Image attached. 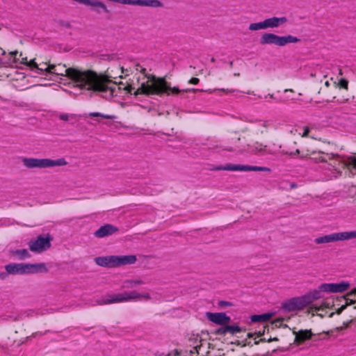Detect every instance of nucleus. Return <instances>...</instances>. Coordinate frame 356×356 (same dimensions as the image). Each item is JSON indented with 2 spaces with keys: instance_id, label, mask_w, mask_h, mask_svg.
I'll use <instances>...</instances> for the list:
<instances>
[{
  "instance_id": "nucleus-1",
  "label": "nucleus",
  "mask_w": 356,
  "mask_h": 356,
  "mask_svg": "<svg viewBox=\"0 0 356 356\" xmlns=\"http://www.w3.org/2000/svg\"><path fill=\"white\" fill-rule=\"evenodd\" d=\"M66 74L75 83L76 86L94 92H108V97L118 96V91H125L127 94L134 95L135 88L129 83L114 82L113 86H109L111 82L109 78L96 72L87 70H80L69 67L65 70Z\"/></svg>"
},
{
  "instance_id": "nucleus-2",
  "label": "nucleus",
  "mask_w": 356,
  "mask_h": 356,
  "mask_svg": "<svg viewBox=\"0 0 356 356\" xmlns=\"http://www.w3.org/2000/svg\"><path fill=\"white\" fill-rule=\"evenodd\" d=\"M245 128L229 133L224 140L222 149L227 152L243 153L251 152L254 154L273 155L276 152L264 143H251Z\"/></svg>"
},
{
  "instance_id": "nucleus-3",
  "label": "nucleus",
  "mask_w": 356,
  "mask_h": 356,
  "mask_svg": "<svg viewBox=\"0 0 356 356\" xmlns=\"http://www.w3.org/2000/svg\"><path fill=\"white\" fill-rule=\"evenodd\" d=\"M147 81L141 83L134 92V95H139L149 96L159 95L162 96L164 94L178 95L179 93H185L189 92H196L199 90L195 88H188L186 90H180L178 87L171 88L164 77H156L154 74H145Z\"/></svg>"
},
{
  "instance_id": "nucleus-4",
  "label": "nucleus",
  "mask_w": 356,
  "mask_h": 356,
  "mask_svg": "<svg viewBox=\"0 0 356 356\" xmlns=\"http://www.w3.org/2000/svg\"><path fill=\"white\" fill-rule=\"evenodd\" d=\"M275 125V121L272 119H259L252 121L249 126L244 128L251 143H262L259 140L267 137Z\"/></svg>"
},
{
  "instance_id": "nucleus-5",
  "label": "nucleus",
  "mask_w": 356,
  "mask_h": 356,
  "mask_svg": "<svg viewBox=\"0 0 356 356\" xmlns=\"http://www.w3.org/2000/svg\"><path fill=\"white\" fill-rule=\"evenodd\" d=\"M284 154H289L291 156H298L300 159L311 158L312 156L318 154H323L324 156H320L319 157H314L318 161L327 162L334 157H338V154H325L321 149L316 145L315 141L312 140L310 142H305L302 146L301 149H296L294 152H284Z\"/></svg>"
},
{
  "instance_id": "nucleus-6",
  "label": "nucleus",
  "mask_w": 356,
  "mask_h": 356,
  "mask_svg": "<svg viewBox=\"0 0 356 356\" xmlns=\"http://www.w3.org/2000/svg\"><path fill=\"white\" fill-rule=\"evenodd\" d=\"M137 261L135 255H111L95 258L97 265L106 268H116L124 265L133 264Z\"/></svg>"
},
{
  "instance_id": "nucleus-7",
  "label": "nucleus",
  "mask_w": 356,
  "mask_h": 356,
  "mask_svg": "<svg viewBox=\"0 0 356 356\" xmlns=\"http://www.w3.org/2000/svg\"><path fill=\"white\" fill-rule=\"evenodd\" d=\"M22 162L23 165L28 169L49 168L55 166H64L67 165V162L64 158L54 160L50 159L22 157Z\"/></svg>"
},
{
  "instance_id": "nucleus-8",
  "label": "nucleus",
  "mask_w": 356,
  "mask_h": 356,
  "mask_svg": "<svg viewBox=\"0 0 356 356\" xmlns=\"http://www.w3.org/2000/svg\"><path fill=\"white\" fill-rule=\"evenodd\" d=\"M300 41L297 37L291 35L280 36L273 33H264L260 38L261 45L275 44L278 47H284L289 43H296Z\"/></svg>"
},
{
  "instance_id": "nucleus-9",
  "label": "nucleus",
  "mask_w": 356,
  "mask_h": 356,
  "mask_svg": "<svg viewBox=\"0 0 356 356\" xmlns=\"http://www.w3.org/2000/svg\"><path fill=\"white\" fill-rule=\"evenodd\" d=\"M356 238V230L343 232H335L317 237L314 239L316 244L330 243L339 241H347Z\"/></svg>"
},
{
  "instance_id": "nucleus-10",
  "label": "nucleus",
  "mask_w": 356,
  "mask_h": 356,
  "mask_svg": "<svg viewBox=\"0 0 356 356\" xmlns=\"http://www.w3.org/2000/svg\"><path fill=\"white\" fill-rule=\"evenodd\" d=\"M136 297V293L131 291H125L122 293L108 294L106 297L97 301V305H110L113 303L129 302L134 300V298Z\"/></svg>"
},
{
  "instance_id": "nucleus-11",
  "label": "nucleus",
  "mask_w": 356,
  "mask_h": 356,
  "mask_svg": "<svg viewBox=\"0 0 356 356\" xmlns=\"http://www.w3.org/2000/svg\"><path fill=\"white\" fill-rule=\"evenodd\" d=\"M216 170H227V171H258V172H271L270 168L264 166H253L248 165H236V164H226L225 165H220L215 168Z\"/></svg>"
},
{
  "instance_id": "nucleus-12",
  "label": "nucleus",
  "mask_w": 356,
  "mask_h": 356,
  "mask_svg": "<svg viewBox=\"0 0 356 356\" xmlns=\"http://www.w3.org/2000/svg\"><path fill=\"white\" fill-rule=\"evenodd\" d=\"M50 241L49 236L44 237L40 235L35 240L29 242V247L31 251L40 253L51 247Z\"/></svg>"
},
{
  "instance_id": "nucleus-13",
  "label": "nucleus",
  "mask_w": 356,
  "mask_h": 356,
  "mask_svg": "<svg viewBox=\"0 0 356 356\" xmlns=\"http://www.w3.org/2000/svg\"><path fill=\"white\" fill-rule=\"evenodd\" d=\"M49 62L50 61L48 60L37 63L35 62V58H33L28 62L26 66L29 67L31 70H36L37 71L41 72H46L47 73L49 74H58V72L56 70L54 71V70H55L56 65L50 64Z\"/></svg>"
},
{
  "instance_id": "nucleus-14",
  "label": "nucleus",
  "mask_w": 356,
  "mask_h": 356,
  "mask_svg": "<svg viewBox=\"0 0 356 356\" xmlns=\"http://www.w3.org/2000/svg\"><path fill=\"white\" fill-rule=\"evenodd\" d=\"M349 287L350 284L345 281L340 283H324L320 285V289L325 293H343Z\"/></svg>"
},
{
  "instance_id": "nucleus-15",
  "label": "nucleus",
  "mask_w": 356,
  "mask_h": 356,
  "mask_svg": "<svg viewBox=\"0 0 356 356\" xmlns=\"http://www.w3.org/2000/svg\"><path fill=\"white\" fill-rule=\"evenodd\" d=\"M307 306L303 296L291 298L282 304L283 309L288 312L300 310Z\"/></svg>"
},
{
  "instance_id": "nucleus-16",
  "label": "nucleus",
  "mask_w": 356,
  "mask_h": 356,
  "mask_svg": "<svg viewBox=\"0 0 356 356\" xmlns=\"http://www.w3.org/2000/svg\"><path fill=\"white\" fill-rule=\"evenodd\" d=\"M206 316L211 322L219 325L221 327L229 324L231 321V318L223 312H207Z\"/></svg>"
},
{
  "instance_id": "nucleus-17",
  "label": "nucleus",
  "mask_w": 356,
  "mask_h": 356,
  "mask_svg": "<svg viewBox=\"0 0 356 356\" xmlns=\"http://www.w3.org/2000/svg\"><path fill=\"white\" fill-rule=\"evenodd\" d=\"M212 347L210 343L206 340L200 339L199 342L189 350L190 355H196L197 356H207L208 352Z\"/></svg>"
},
{
  "instance_id": "nucleus-18",
  "label": "nucleus",
  "mask_w": 356,
  "mask_h": 356,
  "mask_svg": "<svg viewBox=\"0 0 356 356\" xmlns=\"http://www.w3.org/2000/svg\"><path fill=\"white\" fill-rule=\"evenodd\" d=\"M246 329L238 326V325H228L226 324L225 326L218 328L216 331V334L218 335L225 336L229 334L230 335H236L238 333L245 332Z\"/></svg>"
},
{
  "instance_id": "nucleus-19",
  "label": "nucleus",
  "mask_w": 356,
  "mask_h": 356,
  "mask_svg": "<svg viewBox=\"0 0 356 356\" xmlns=\"http://www.w3.org/2000/svg\"><path fill=\"white\" fill-rule=\"evenodd\" d=\"M339 302H343L340 307L336 309L337 314H340L348 305L355 304L356 302V289L348 293L346 296L337 298Z\"/></svg>"
},
{
  "instance_id": "nucleus-20",
  "label": "nucleus",
  "mask_w": 356,
  "mask_h": 356,
  "mask_svg": "<svg viewBox=\"0 0 356 356\" xmlns=\"http://www.w3.org/2000/svg\"><path fill=\"white\" fill-rule=\"evenodd\" d=\"M4 268L10 275H26L25 263H10L6 265Z\"/></svg>"
},
{
  "instance_id": "nucleus-21",
  "label": "nucleus",
  "mask_w": 356,
  "mask_h": 356,
  "mask_svg": "<svg viewBox=\"0 0 356 356\" xmlns=\"http://www.w3.org/2000/svg\"><path fill=\"white\" fill-rule=\"evenodd\" d=\"M118 228L111 224H106L100 227L95 232V236L97 238H103L118 232Z\"/></svg>"
},
{
  "instance_id": "nucleus-22",
  "label": "nucleus",
  "mask_w": 356,
  "mask_h": 356,
  "mask_svg": "<svg viewBox=\"0 0 356 356\" xmlns=\"http://www.w3.org/2000/svg\"><path fill=\"white\" fill-rule=\"evenodd\" d=\"M287 22L286 17H273L264 20L265 29L277 28Z\"/></svg>"
},
{
  "instance_id": "nucleus-23",
  "label": "nucleus",
  "mask_w": 356,
  "mask_h": 356,
  "mask_svg": "<svg viewBox=\"0 0 356 356\" xmlns=\"http://www.w3.org/2000/svg\"><path fill=\"white\" fill-rule=\"evenodd\" d=\"M48 269L44 263L26 264V275L47 273Z\"/></svg>"
},
{
  "instance_id": "nucleus-24",
  "label": "nucleus",
  "mask_w": 356,
  "mask_h": 356,
  "mask_svg": "<svg viewBox=\"0 0 356 356\" xmlns=\"http://www.w3.org/2000/svg\"><path fill=\"white\" fill-rule=\"evenodd\" d=\"M48 269L44 263L26 264V275L47 273Z\"/></svg>"
},
{
  "instance_id": "nucleus-25",
  "label": "nucleus",
  "mask_w": 356,
  "mask_h": 356,
  "mask_svg": "<svg viewBox=\"0 0 356 356\" xmlns=\"http://www.w3.org/2000/svg\"><path fill=\"white\" fill-rule=\"evenodd\" d=\"M324 291L320 289V286H319L318 287V289L310 291L309 292H308L307 293L304 295L303 297H304V299L305 300L307 305H310L314 300L322 298H323L322 293Z\"/></svg>"
},
{
  "instance_id": "nucleus-26",
  "label": "nucleus",
  "mask_w": 356,
  "mask_h": 356,
  "mask_svg": "<svg viewBox=\"0 0 356 356\" xmlns=\"http://www.w3.org/2000/svg\"><path fill=\"white\" fill-rule=\"evenodd\" d=\"M334 306V302H329L328 301H324L320 306H312L308 309V313L314 316V313H317L319 311H324L325 309H332Z\"/></svg>"
},
{
  "instance_id": "nucleus-27",
  "label": "nucleus",
  "mask_w": 356,
  "mask_h": 356,
  "mask_svg": "<svg viewBox=\"0 0 356 356\" xmlns=\"http://www.w3.org/2000/svg\"><path fill=\"white\" fill-rule=\"evenodd\" d=\"M312 333L311 330H305L299 331L295 337V342L298 344L303 343L305 341L311 339Z\"/></svg>"
},
{
  "instance_id": "nucleus-28",
  "label": "nucleus",
  "mask_w": 356,
  "mask_h": 356,
  "mask_svg": "<svg viewBox=\"0 0 356 356\" xmlns=\"http://www.w3.org/2000/svg\"><path fill=\"white\" fill-rule=\"evenodd\" d=\"M273 316L272 313H264L262 314H255L250 316V320L253 323H267Z\"/></svg>"
},
{
  "instance_id": "nucleus-29",
  "label": "nucleus",
  "mask_w": 356,
  "mask_h": 356,
  "mask_svg": "<svg viewBox=\"0 0 356 356\" xmlns=\"http://www.w3.org/2000/svg\"><path fill=\"white\" fill-rule=\"evenodd\" d=\"M266 329H267V330H268V328L267 325H264L263 327V330L262 331H259L257 333H256V332L255 333L248 332L247 334L248 339L254 338V344H258L259 342H265L266 341V339L265 338L260 339L259 341H257L256 339H257V338H259V337H261L262 335L264 334Z\"/></svg>"
},
{
  "instance_id": "nucleus-30",
  "label": "nucleus",
  "mask_w": 356,
  "mask_h": 356,
  "mask_svg": "<svg viewBox=\"0 0 356 356\" xmlns=\"http://www.w3.org/2000/svg\"><path fill=\"white\" fill-rule=\"evenodd\" d=\"M345 165L348 169L356 170V156H348Z\"/></svg>"
},
{
  "instance_id": "nucleus-31",
  "label": "nucleus",
  "mask_w": 356,
  "mask_h": 356,
  "mask_svg": "<svg viewBox=\"0 0 356 356\" xmlns=\"http://www.w3.org/2000/svg\"><path fill=\"white\" fill-rule=\"evenodd\" d=\"M13 254L22 260L30 257V254L26 249L17 250L13 252Z\"/></svg>"
},
{
  "instance_id": "nucleus-32",
  "label": "nucleus",
  "mask_w": 356,
  "mask_h": 356,
  "mask_svg": "<svg viewBox=\"0 0 356 356\" xmlns=\"http://www.w3.org/2000/svg\"><path fill=\"white\" fill-rule=\"evenodd\" d=\"M143 284V282L141 280H126L123 283V287L124 288H133L137 285H141Z\"/></svg>"
},
{
  "instance_id": "nucleus-33",
  "label": "nucleus",
  "mask_w": 356,
  "mask_h": 356,
  "mask_svg": "<svg viewBox=\"0 0 356 356\" xmlns=\"http://www.w3.org/2000/svg\"><path fill=\"white\" fill-rule=\"evenodd\" d=\"M261 29H265L264 21L257 23H252L249 26V30L250 31H258Z\"/></svg>"
},
{
  "instance_id": "nucleus-34",
  "label": "nucleus",
  "mask_w": 356,
  "mask_h": 356,
  "mask_svg": "<svg viewBox=\"0 0 356 356\" xmlns=\"http://www.w3.org/2000/svg\"><path fill=\"white\" fill-rule=\"evenodd\" d=\"M131 292H135L136 293V297L134 298V300L138 299H144L145 300H149L151 299L150 295L148 293H139L136 291H132Z\"/></svg>"
},
{
  "instance_id": "nucleus-35",
  "label": "nucleus",
  "mask_w": 356,
  "mask_h": 356,
  "mask_svg": "<svg viewBox=\"0 0 356 356\" xmlns=\"http://www.w3.org/2000/svg\"><path fill=\"white\" fill-rule=\"evenodd\" d=\"M321 68L322 67L321 66L317 65L316 66V69L315 70V71L310 74V76H312V77H321V76H323V78H326L327 75L323 74V73H321Z\"/></svg>"
},
{
  "instance_id": "nucleus-36",
  "label": "nucleus",
  "mask_w": 356,
  "mask_h": 356,
  "mask_svg": "<svg viewBox=\"0 0 356 356\" xmlns=\"http://www.w3.org/2000/svg\"><path fill=\"white\" fill-rule=\"evenodd\" d=\"M89 115L90 117H100V118H102L104 119H108V120H111V119L113 118V116H112V115H105V114H103V113H98V112L90 113L89 114Z\"/></svg>"
},
{
  "instance_id": "nucleus-37",
  "label": "nucleus",
  "mask_w": 356,
  "mask_h": 356,
  "mask_svg": "<svg viewBox=\"0 0 356 356\" xmlns=\"http://www.w3.org/2000/svg\"><path fill=\"white\" fill-rule=\"evenodd\" d=\"M18 51L17 50L12 51L8 53V56L12 58V63L17 64L19 61V58H17Z\"/></svg>"
},
{
  "instance_id": "nucleus-38",
  "label": "nucleus",
  "mask_w": 356,
  "mask_h": 356,
  "mask_svg": "<svg viewBox=\"0 0 356 356\" xmlns=\"http://www.w3.org/2000/svg\"><path fill=\"white\" fill-rule=\"evenodd\" d=\"M334 314H337L336 312H331V313L327 314V312L325 309L324 311H319V312H317V313H314V315H317V316H320L321 318H323V317H325V316L327 315V316L329 318H332L334 316Z\"/></svg>"
},
{
  "instance_id": "nucleus-39",
  "label": "nucleus",
  "mask_w": 356,
  "mask_h": 356,
  "mask_svg": "<svg viewBox=\"0 0 356 356\" xmlns=\"http://www.w3.org/2000/svg\"><path fill=\"white\" fill-rule=\"evenodd\" d=\"M207 356H221L219 350L211 348L209 352H208Z\"/></svg>"
},
{
  "instance_id": "nucleus-40",
  "label": "nucleus",
  "mask_w": 356,
  "mask_h": 356,
  "mask_svg": "<svg viewBox=\"0 0 356 356\" xmlns=\"http://www.w3.org/2000/svg\"><path fill=\"white\" fill-rule=\"evenodd\" d=\"M339 86L341 88L348 89V81L346 79H341L339 81Z\"/></svg>"
},
{
  "instance_id": "nucleus-41",
  "label": "nucleus",
  "mask_w": 356,
  "mask_h": 356,
  "mask_svg": "<svg viewBox=\"0 0 356 356\" xmlns=\"http://www.w3.org/2000/svg\"><path fill=\"white\" fill-rule=\"evenodd\" d=\"M135 69L136 71H138L141 74H143L145 77V74H147L146 73V69L145 67H142L140 64H136L135 66Z\"/></svg>"
},
{
  "instance_id": "nucleus-42",
  "label": "nucleus",
  "mask_w": 356,
  "mask_h": 356,
  "mask_svg": "<svg viewBox=\"0 0 356 356\" xmlns=\"http://www.w3.org/2000/svg\"><path fill=\"white\" fill-rule=\"evenodd\" d=\"M303 129H304V131L303 133L301 134V137L302 138H306L308 136L309 132H310V129L309 127H303Z\"/></svg>"
},
{
  "instance_id": "nucleus-43",
  "label": "nucleus",
  "mask_w": 356,
  "mask_h": 356,
  "mask_svg": "<svg viewBox=\"0 0 356 356\" xmlns=\"http://www.w3.org/2000/svg\"><path fill=\"white\" fill-rule=\"evenodd\" d=\"M352 321H353V320H350L349 321L343 322V325L337 327V329L338 330H341L343 328H346V327H348L349 326V325L351 323Z\"/></svg>"
},
{
  "instance_id": "nucleus-44",
  "label": "nucleus",
  "mask_w": 356,
  "mask_h": 356,
  "mask_svg": "<svg viewBox=\"0 0 356 356\" xmlns=\"http://www.w3.org/2000/svg\"><path fill=\"white\" fill-rule=\"evenodd\" d=\"M200 82V79L196 77H193L188 81V83L193 84V85H197Z\"/></svg>"
},
{
  "instance_id": "nucleus-45",
  "label": "nucleus",
  "mask_w": 356,
  "mask_h": 356,
  "mask_svg": "<svg viewBox=\"0 0 356 356\" xmlns=\"http://www.w3.org/2000/svg\"><path fill=\"white\" fill-rule=\"evenodd\" d=\"M28 62L27 57L24 56L21 60L19 59L18 63L26 65Z\"/></svg>"
},
{
  "instance_id": "nucleus-46",
  "label": "nucleus",
  "mask_w": 356,
  "mask_h": 356,
  "mask_svg": "<svg viewBox=\"0 0 356 356\" xmlns=\"http://www.w3.org/2000/svg\"><path fill=\"white\" fill-rule=\"evenodd\" d=\"M60 119L63 121H67L69 120V115L67 113H63L60 115Z\"/></svg>"
},
{
  "instance_id": "nucleus-47",
  "label": "nucleus",
  "mask_w": 356,
  "mask_h": 356,
  "mask_svg": "<svg viewBox=\"0 0 356 356\" xmlns=\"http://www.w3.org/2000/svg\"><path fill=\"white\" fill-rule=\"evenodd\" d=\"M246 341H247V339H245V341H241V342L239 341H237V343L238 345L241 344L242 346H250V342H247Z\"/></svg>"
},
{
  "instance_id": "nucleus-48",
  "label": "nucleus",
  "mask_w": 356,
  "mask_h": 356,
  "mask_svg": "<svg viewBox=\"0 0 356 356\" xmlns=\"http://www.w3.org/2000/svg\"><path fill=\"white\" fill-rule=\"evenodd\" d=\"M67 70V69H65V70H64V72H65V74H63V72H60V70H57V67H55V70H56V72H58V74H56L57 75H65L67 77H68L70 79H70V77L66 74V72H65V70Z\"/></svg>"
},
{
  "instance_id": "nucleus-49",
  "label": "nucleus",
  "mask_w": 356,
  "mask_h": 356,
  "mask_svg": "<svg viewBox=\"0 0 356 356\" xmlns=\"http://www.w3.org/2000/svg\"><path fill=\"white\" fill-rule=\"evenodd\" d=\"M9 274H8L7 271L6 272H3V273H0V278H1L2 280L5 279L6 277H8Z\"/></svg>"
},
{
  "instance_id": "nucleus-50",
  "label": "nucleus",
  "mask_w": 356,
  "mask_h": 356,
  "mask_svg": "<svg viewBox=\"0 0 356 356\" xmlns=\"http://www.w3.org/2000/svg\"><path fill=\"white\" fill-rule=\"evenodd\" d=\"M324 85L325 87L328 88L330 85V81L328 80H326L324 83Z\"/></svg>"
},
{
  "instance_id": "nucleus-51",
  "label": "nucleus",
  "mask_w": 356,
  "mask_h": 356,
  "mask_svg": "<svg viewBox=\"0 0 356 356\" xmlns=\"http://www.w3.org/2000/svg\"><path fill=\"white\" fill-rule=\"evenodd\" d=\"M294 92V90L293 89H284V92Z\"/></svg>"
},
{
  "instance_id": "nucleus-52",
  "label": "nucleus",
  "mask_w": 356,
  "mask_h": 356,
  "mask_svg": "<svg viewBox=\"0 0 356 356\" xmlns=\"http://www.w3.org/2000/svg\"><path fill=\"white\" fill-rule=\"evenodd\" d=\"M0 51L1 52V55L5 56L6 55V52L5 50H3L1 47H0Z\"/></svg>"
},
{
  "instance_id": "nucleus-53",
  "label": "nucleus",
  "mask_w": 356,
  "mask_h": 356,
  "mask_svg": "<svg viewBox=\"0 0 356 356\" xmlns=\"http://www.w3.org/2000/svg\"><path fill=\"white\" fill-rule=\"evenodd\" d=\"M231 304L228 302H221L220 305H230Z\"/></svg>"
},
{
  "instance_id": "nucleus-54",
  "label": "nucleus",
  "mask_w": 356,
  "mask_h": 356,
  "mask_svg": "<svg viewBox=\"0 0 356 356\" xmlns=\"http://www.w3.org/2000/svg\"><path fill=\"white\" fill-rule=\"evenodd\" d=\"M18 54H19V56H18L17 58H19V60H21V59H22V57H24V56H23V54H22V52H20L19 54L18 53Z\"/></svg>"
},
{
  "instance_id": "nucleus-55",
  "label": "nucleus",
  "mask_w": 356,
  "mask_h": 356,
  "mask_svg": "<svg viewBox=\"0 0 356 356\" xmlns=\"http://www.w3.org/2000/svg\"><path fill=\"white\" fill-rule=\"evenodd\" d=\"M277 340H278V339H277V338H273V339H268V342H270V341H277Z\"/></svg>"
},
{
  "instance_id": "nucleus-56",
  "label": "nucleus",
  "mask_w": 356,
  "mask_h": 356,
  "mask_svg": "<svg viewBox=\"0 0 356 356\" xmlns=\"http://www.w3.org/2000/svg\"><path fill=\"white\" fill-rule=\"evenodd\" d=\"M281 322V320H276L273 323H275V325H277L278 323H280Z\"/></svg>"
},
{
  "instance_id": "nucleus-57",
  "label": "nucleus",
  "mask_w": 356,
  "mask_h": 356,
  "mask_svg": "<svg viewBox=\"0 0 356 356\" xmlns=\"http://www.w3.org/2000/svg\"><path fill=\"white\" fill-rule=\"evenodd\" d=\"M229 65L230 67H233V61H230Z\"/></svg>"
},
{
  "instance_id": "nucleus-58",
  "label": "nucleus",
  "mask_w": 356,
  "mask_h": 356,
  "mask_svg": "<svg viewBox=\"0 0 356 356\" xmlns=\"http://www.w3.org/2000/svg\"><path fill=\"white\" fill-rule=\"evenodd\" d=\"M215 61H216L215 58H214L213 57H212V58H211V63H214Z\"/></svg>"
},
{
  "instance_id": "nucleus-59",
  "label": "nucleus",
  "mask_w": 356,
  "mask_h": 356,
  "mask_svg": "<svg viewBox=\"0 0 356 356\" xmlns=\"http://www.w3.org/2000/svg\"><path fill=\"white\" fill-rule=\"evenodd\" d=\"M234 76H240V74H239V73H234Z\"/></svg>"
},
{
  "instance_id": "nucleus-60",
  "label": "nucleus",
  "mask_w": 356,
  "mask_h": 356,
  "mask_svg": "<svg viewBox=\"0 0 356 356\" xmlns=\"http://www.w3.org/2000/svg\"><path fill=\"white\" fill-rule=\"evenodd\" d=\"M47 67V65H42L41 66H40V67H42V68H45Z\"/></svg>"
},
{
  "instance_id": "nucleus-61",
  "label": "nucleus",
  "mask_w": 356,
  "mask_h": 356,
  "mask_svg": "<svg viewBox=\"0 0 356 356\" xmlns=\"http://www.w3.org/2000/svg\"><path fill=\"white\" fill-rule=\"evenodd\" d=\"M268 96H269L270 98L274 99L273 95L269 94V95H268Z\"/></svg>"
},
{
  "instance_id": "nucleus-62",
  "label": "nucleus",
  "mask_w": 356,
  "mask_h": 356,
  "mask_svg": "<svg viewBox=\"0 0 356 356\" xmlns=\"http://www.w3.org/2000/svg\"><path fill=\"white\" fill-rule=\"evenodd\" d=\"M121 70H122V73H124V70L123 67H121Z\"/></svg>"
},
{
  "instance_id": "nucleus-63",
  "label": "nucleus",
  "mask_w": 356,
  "mask_h": 356,
  "mask_svg": "<svg viewBox=\"0 0 356 356\" xmlns=\"http://www.w3.org/2000/svg\"><path fill=\"white\" fill-rule=\"evenodd\" d=\"M353 309L354 311H356V307H353Z\"/></svg>"
}]
</instances>
